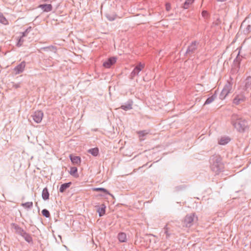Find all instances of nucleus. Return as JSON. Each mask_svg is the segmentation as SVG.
<instances>
[{
    "mask_svg": "<svg viewBox=\"0 0 251 251\" xmlns=\"http://www.w3.org/2000/svg\"><path fill=\"white\" fill-rule=\"evenodd\" d=\"M230 123L232 126L239 132H243L248 128V122L241 116L233 114L230 118Z\"/></svg>",
    "mask_w": 251,
    "mask_h": 251,
    "instance_id": "f257e3e1",
    "label": "nucleus"
},
{
    "mask_svg": "<svg viewBox=\"0 0 251 251\" xmlns=\"http://www.w3.org/2000/svg\"><path fill=\"white\" fill-rule=\"evenodd\" d=\"M211 168L212 171L216 174H218L223 171L224 169V165L222 162V158L219 156H214L210 159Z\"/></svg>",
    "mask_w": 251,
    "mask_h": 251,
    "instance_id": "f03ea898",
    "label": "nucleus"
},
{
    "mask_svg": "<svg viewBox=\"0 0 251 251\" xmlns=\"http://www.w3.org/2000/svg\"><path fill=\"white\" fill-rule=\"evenodd\" d=\"M198 221V217L195 213L187 214L182 221V224L183 227H190L194 222Z\"/></svg>",
    "mask_w": 251,
    "mask_h": 251,
    "instance_id": "7ed1b4c3",
    "label": "nucleus"
},
{
    "mask_svg": "<svg viewBox=\"0 0 251 251\" xmlns=\"http://www.w3.org/2000/svg\"><path fill=\"white\" fill-rule=\"evenodd\" d=\"M232 88V84L229 82L227 81L226 84L224 86V88L223 89L219 98L221 100H224L226 96L230 93Z\"/></svg>",
    "mask_w": 251,
    "mask_h": 251,
    "instance_id": "20e7f679",
    "label": "nucleus"
},
{
    "mask_svg": "<svg viewBox=\"0 0 251 251\" xmlns=\"http://www.w3.org/2000/svg\"><path fill=\"white\" fill-rule=\"evenodd\" d=\"M145 67L144 63L139 62L137 66L134 68L130 75V78L133 79L135 76L138 75L139 72L141 71Z\"/></svg>",
    "mask_w": 251,
    "mask_h": 251,
    "instance_id": "39448f33",
    "label": "nucleus"
},
{
    "mask_svg": "<svg viewBox=\"0 0 251 251\" xmlns=\"http://www.w3.org/2000/svg\"><path fill=\"white\" fill-rule=\"evenodd\" d=\"M44 113L42 111H36L31 115L33 120L36 123H40L43 119Z\"/></svg>",
    "mask_w": 251,
    "mask_h": 251,
    "instance_id": "423d86ee",
    "label": "nucleus"
},
{
    "mask_svg": "<svg viewBox=\"0 0 251 251\" xmlns=\"http://www.w3.org/2000/svg\"><path fill=\"white\" fill-rule=\"evenodd\" d=\"M26 63L25 61H22L14 69L15 75L22 73L25 69Z\"/></svg>",
    "mask_w": 251,
    "mask_h": 251,
    "instance_id": "0eeeda50",
    "label": "nucleus"
},
{
    "mask_svg": "<svg viewBox=\"0 0 251 251\" xmlns=\"http://www.w3.org/2000/svg\"><path fill=\"white\" fill-rule=\"evenodd\" d=\"M197 49V43L195 41L193 42L188 48L186 54L191 55L196 52Z\"/></svg>",
    "mask_w": 251,
    "mask_h": 251,
    "instance_id": "6e6552de",
    "label": "nucleus"
},
{
    "mask_svg": "<svg viewBox=\"0 0 251 251\" xmlns=\"http://www.w3.org/2000/svg\"><path fill=\"white\" fill-rule=\"evenodd\" d=\"M117 58L114 57L109 58L103 64V67L106 68H110L111 66L115 63Z\"/></svg>",
    "mask_w": 251,
    "mask_h": 251,
    "instance_id": "1a4fd4ad",
    "label": "nucleus"
},
{
    "mask_svg": "<svg viewBox=\"0 0 251 251\" xmlns=\"http://www.w3.org/2000/svg\"><path fill=\"white\" fill-rule=\"evenodd\" d=\"M246 100V97L243 94L237 95L233 99V102L234 104L238 105Z\"/></svg>",
    "mask_w": 251,
    "mask_h": 251,
    "instance_id": "9d476101",
    "label": "nucleus"
},
{
    "mask_svg": "<svg viewBox=\"0 0 251 251\" xmlns=\"http://www.w3.org/2000/svg\"><path fill=\"white\" fill-rule=\"evenodd\" d=\"M240 28L244 31L251 30V25L248 21L245 20L242 23Z\"/></svg>",
    "mask_w": 251,
    "mask_h": 251,
    "instance_id": "9b49d317",
    "label": "nucleus"
},
{
    "mask_svg": "<svg viewBox=\"0 0 251 251\" xmlns=\"http://www.w3.org/2000/svg\"><path fill=\"white\" fill-rule=\"evenodd\" d=\"M11 226L14 229L15 232L21 236L25 232L22 227L16 224L13 223Z\"/></svg>",
    "mask_w": 251,
    "mask_h": 251,
    "instance_id": "f8f14e48",
    "label": "nucleus"
},
{
    "mask_svg": "<svg viewBox=\"0 0 251 251\" xmlns=\"http://www.w3.org/2000/svg\"><path fill=\"white\" fill-rule=\"evenodd\" d=\"M70 158L72 162L75 164L79 165L81 163V158L77 156H73L72 154L70 155Z\"/></svg>",
    "mask_w": 251,
    "mask_h": 251,
    "instance_id": "ddd939ff",
    "label": "nucleus"
},
{
    "mask_svg": "<svg viewBox=\"0 0 251 251\" xmlns=\"http://www.w3.org/2000/svg\"><path fill=\"white\" fill-rule=\"evenodd\" d=\"M39 7L42 9L44 12H50L52 9V6L50 4H41Z\"/></svg>",
    "mask_w": 251,
    "mask_h": 251,
    "instance_id": "4468645a",
    "label": "nucleus"
},
{
    "mask_svg": "<svg viewBox=\"0 0 251 251\" xmlns=\"http://www.w3.org/2000/svg\"><path fill=\"white\" fill-rule=\"evenodd\" d=\"M28 32H22V35L21 36L19 37H18V42L17 43V46L19 47H21L22 45L23 42L25 41L24 38L27 36V34Z\"/></svg>",
    "mask_w": 251,
    "mask_h": 251,
    "instance_id": "2eb2a0df",
    "label": "nucleus"
},
{
    "mask_svg": "<svg viewBox=\"0 0 251 251\" xmlns=\"http://www.w3.org/2000/svg\"><path fill=\"white\" fill-rule=\"evenodd\" d=\"M106 206L104 204H102L97 209V212L99 213L100 217L103 216L105 213Z\"/></svg>",
    "mask_w": 251,
    "mask_h": 251,
    "instance_id": "dca6fc26",
    "label": "nucleus"
},
{
    "mask_svg": "<svg viewBox=\"0 0 251 251\" xmlns=\"http://www.w3.org/2000/svg\"><path fill=\"white\" fill-rule=\"evenodd\" d=\"M49 196H50V194H49L48 189H47V188L46 187V188H44V189L43 190V191H42V196L43 199L44 200H48L49 199Z\"/></svg>",
    "mask_w": 251,
    "mask_h": 251,
    "instance_id": "f3484780",
    "label": "nucleus"
},
{
    "mask_svg": "<svg viewBox=\"0 0 251 251\" xmlns=\"http://www.w3.org/2000/svg\"><path fill=\"white\" fill-rule=\"evenodd\" d=\"M21 236H22L28 243H31L32 242V238L31 236L26 231Z\"/></svg>",
    "mask_w": 251,
    "mask_h": 251,
    "instance_id": "a211bd4d",
    "label": "nucleus"
},
{
    "mask_svg": "<svg viewBox=\"0 0 251 251\" xmlns=\"http://www.w3.org/2000/svg\"><path fill=\"white\" fill-rule=\"evenodd\" d=\"M230 141V139L227 137H221L218 141L220 145H224L228 143Z\"/></svg>",
    "mask_w": 251,
    "mask_h": 251,
    "instance_id": "6ab92c4d",
    "label": "nucleus"
},
{
    "mask_svg": "<svg viewBox=\"0 0 251 251\" xmlns=\"http://www.w3.org/2000/svg\"><path fill=\"white\" fill-rule=\"evenodd\" d=\"M71 184V182L65 183L62 184L59 188V191L61 193H63L65 191V190L68 188Z\"/></svg>",
    "mask_w": 251,
    "mask_h": 251,
    "instance_id": "aec40b11",
    "label": "nucleus"
},
{
    "mask_svg": "<svg viewBox=\"0 0 251 251\" xmlns=\"http://www.w3.org/2000/svg\"><path fill=\"white\" fill-rule=\"evenodd\" d=\"M118 238L121 242H125L126 240V235L124 232L119 233Z\"/></svg>",
    "mask_w": 251,
    "mask_h": 251,
    "instance_id": "412c9836",
    "label": "nucleus"
},
{
    "mask_svg": "<svg viewBox=\"0 0 251 251\" xmlns=\"http://www.w3.org/2000/svg\"><path fill=\"white\" fill-rule=\"evenodd\" d=\"M88 152L94 156H97L99 154V149L97 148L89 149Z\"/></svg>",
    "mask_w": 251,
    "mask_h": 251,
    "instance_id": "4be33fe9",
    "label": "nucleus"
},
{
    "mask_svg": "<svg viewBox=\"0 0 251 251\" xmlns=\"http://www.w3.org/2000/svg\"><path fill=\"white\" fill-rule=\"evenodd\" d=\"M121 108L126 111L128 110H130L132 109V102H128L125 105H123L121 106Z\"/></svg>",
    "mask_w": 251,
    "mask_h": 251,
    "instance_id": "5701e85b",
    "label": "nucleus"
},
{
    "mask_svg": "<svg viewBox=\"0 0 251 251\" xmlns=\"http://www.w3.org/2000/svg\"><path fill=\"white\" fill-rule=\"evenodd\" d=\"M216 97L217 96H216V94L213 95L212 96H211L210 97L208 98L206 100V101H205L204 104L206 105V104H208L211 103V102H212L215 100V99L216 98Z\"/></svg>",
    "mask_w": 251,
    "mask_h": 251,
    "instance_id": "b1692460",
    "label": "nucleus"
},
{
    "mask_svg": "<svg viewBox=\"0 0 251 251\" xmlns=\"http://www.w3.org/2000/svg\"><path fill=\"white\" fill-rule=\"evenodd\" d=\"M251 86V77H248L245 80V87L246 90H247Z\"/></svg>",
    "mask_w": 251,
    "mask_h": 251,
    "instance_id": "393cba45",
    "label": "nucleus"
},
{
    "mask_svg": "<svg viewBox=\"0 0 251 251\" xmlns=\"http://www.w3.org/2000/svg\"><path fill=\"white\" fill-rule=\"evenodd\" d=\"M194 0H186L184 3L183 8L184 9H188L190 5L192 4Z\"/></svg>",
    "mask_w": 251,
    "mask_h": 251,
    "instance_id": "a878e982",
    "label": "nucleus"
},
{
    "mask_svg": "<svg viewBox=\"0 0 251 251\" xmlns=\"http://www.w3.org/2000/svg\"><path fill=\"white\" fill-rule=\"evenodd\" d=\"M0 22L5 25L8 24V21L1 13H0Z\"/></svg>",
    "mask_w": 251,
    "mask_h": 251,
    "instance_id": "bb28decb",
    "label": "nucleus"
},
{
    "mask_svg": "<svg viewBox=\"0 0 251 251\" xmlns=\"http://www.w3.org/2000/svg\"><path fill=\"white\" fill-rule=\"evenodd\" d=\"M77 172V169L76 167H71V169H70V174L73 176H77L76 175V173Z\"/></svg>",
    "mask_w": 251,
    "mask_h": 251,
    "instance_id": "cd10ccee",
    "label": "nucleus"
},
{
    "mask_svg": "<svg viewBox=\"0 0 251 251\" xmlns=\"http://www.w3.org/2000/svg\"><path fill=\"white\" fill-rule=\"evenodd\" d=\"M138 134H139L140 140H143L144 139L143 138L144 136L147 135L148 134V132L146 130H143L138 131Z\"/></svg>",
    "mask_w": 251,
    "mask_h": 251,
    "instance_id": "c85d7f7f",
    "label": "nucleus"
},
{
    "mask_svg": "<svg viewBox=\"0 0 251 251\" xmlns=\"http://www.w3.org/2000/svg\"><path fill=\"white\" fill-rule=\"evenodd\" d=\"M22 205L27 208H31L33 206V203L32 202H26L24 203H22Z\"/></svg>",
    "mask_w": 251,
    "mask_h": 251,
    "instance_id": "c756f323",
    "label": "nucleus"
},
{
    "mask_svg": "<svg viewBox=\"0 0 251 251\" xmlns=\"http://www.w3.org/2000/svg\"><path fill=\"white\" fill-rule=\"evenodd\" d=\"M94 190L95 191H101L105 194H110L108 191L103 188H95L94 189Z\"/></svg>",
    "mask_w": 251,
    "mask_h": 251,
    "instance_id": "7c9ffc66",
    "label": "nucleus"
},
{
    "mask_svg": "<svg viewBox=\"0 0 251 251\" xmlns=\"http://www.w3.org/2000/svg\"><path fill=\"white\" fill-rule=\"evenodd\" d=\"M42 213L43 215L46 217V218H49L50 216V213L49 211L46 209H43L42 211Z\"/></svg>",
    "mask_w": 251,
    "mask_h": 251,
    "instance_id": "2f4dec72",
    "label": "nucleus"
},
{
    "mask_svg": "<svg viewBox=\"0 0 251 251\" xmlns=\"http://www.w3.org/2000/svg\"><path fill=\"white\" fill-rule=\"evenodd\" d=\"M164 233H165V234H166V238H169L171 234L169 232L168 227H167V226H166L164 227Z\"/></svg>",
    "mask_w": 251,
    "mask_h": 251,
    "instance_id": "473e14b6",
    "label": "nucleus"
},
{
    "mask_svg": "<svg viewBox=\"0 0 251 251\" xmlns=\"http://www.w3.org/2000/svg\"><path fill=\"white\" fill-rule=\"evenodd\" d=\"M43 49L45 50H51V49L54 50V49H55V48L53 46H50V47L44 48H43Z\"/></svg>",
    "mask_w": 251,
    "mask_h": 251,
    "instance_id": "72a5a7b5",
    "label": "nucleus"
},
{
    "mask_svg": "<svg viewBox=\"0 0 251 251\" xmlns=\"http://www.w3.org/2000/svg\"><path fill=\"white\" fill-rule=\"evenodd\" d=\"M166 9L167 11L170 10L171 9V4L170 3H167L166 4Z\"/></svg>",
    "mask_w": 251,
    "mask_h": 251,
    "instance_id": "f704fd0d",
    "label": "nucleus"
},
{
    "mask_svg": "<svg viewBox=\"0 0 251 251\" xmlns=\"http://www.w3.org/2000/svg\"><path fill=\"white\" fill-rule=\"evenodd\" d=\"M202 15L203 17H205L208 15V13L206 11H203L202 12Z\"/></svg>",
    "mask_w": 251,
    "mask_h": 251,
    "instance_id": "c9c22d12",
    "label": "nucleus"
},
{
    "mask_svg": "<svg viewBox=\"0 0 251 251\" xmlns=\"http://www.w3.org/2000/svg\"><path fill=\"white\" fill-rule=\"evenodd\" d=\"M15 87L16 88H18V87H20V85H19V84H16V85H15Z\"/></svg>",
    "mask_w": 251,
    "mask_h": 251,
    "instance_id": "e433bc0d",
    "label": "nucleus"
}]
</instances>
